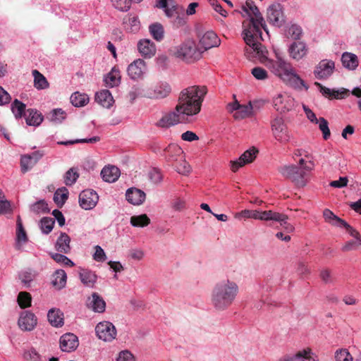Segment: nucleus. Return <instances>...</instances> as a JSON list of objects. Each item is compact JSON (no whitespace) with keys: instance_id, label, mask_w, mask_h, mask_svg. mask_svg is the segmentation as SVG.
<instances>
[{"instance_id":"1","label":"nucleus","mask_w":361,"mask_h":361,"mask_svg":"<svg viewBox=\"0 0 361 361\" xmlns=\"http://www.w3.org/2000/svg\"><path fill=\"white\" fill-rule=\"evenodd\" d=\"M256 42L255 45H247L245 50V55L252 60L257 59L264 64L274 76L285 84L295 90H308L309 87L296 73L292 63L286 59L278 49H274V56H268V50L260 42Z\"/></svg>"},{"instance_id":"2","label":"nucleus","mask_w":361,"mask_h":361,"mask_svg":"<svg viewBox=\"0 0 361 361\" xmlns=\"http://www.w3.org/2000/svg\"><path fill=\"white\" fill-rule=\"evenodd\" d=\"M243 17H248V20L243 22V38L247 45H255L256 42L262 39L261 28L268 34L265 20L258 8L252 0H247L240 6V10H235Z\"/></svg>"},{"instance_id":"3","label":"nucleus","mask_w":361,"mask_h":361,"mask_svg":"<svg viewBox=\"0 0 361 361\" xmlns=\"http://www.w3.org/2000/svg\"><path fill=\"white\" fill-rule=\"evenodd\" d=\"M207 93L205 86L194 85L183 90L180 92L176 110L180 112L186 120L198 114Z\"/></svg>"},{"instance_id":"4","label":"nucleus","mask_w":361,"mask_h":361,"mask_svg":"<svg viewBox=\"0 0 361 361\" xmlns=\"http://www.w3.org/2000/svg\"><path fill=\"white\" fill-rule=\"evenodd\" d=\"M239 290L238 283L233 280L224 279L219 281L211 291L212 305L217 311L227 310L237 298Z\"/></svg>"},{"instance_id":"5","label":"nucleus","mask_w":361,"mask_h":361,"mask_svg":"<svg viewBox=\"0 0 361 361\" xmlns=\"http://www.w3.org/2000/svg\"><path fill=\"white\" fill-rule=\"evenodd\" d=\"M169 51L172 56L187 63L199 60L203 53L192 39L185 40L182 44L171 48Z\"/></svg>"},{"instance_id":"6","label":"nucleus","mask_w":361,"mask_h":361,"mask_svg":"<svg viewBox=\"0 0 361 361\" xmlns=\"http://www.w3.org/2000/svg\"><path fill=\"white\" fill-rule=\"evenodd\" d=\"M271 130L274 138L281 144L288 142L291 137V133L281 116H276L271 121Z\"/></svg>"},{"instance_id":"7","label":"nucleus","mask_w":361,"mask_h":361,"mask_svg":"<svg viewBox=\"0 0 361 361\" xmlns=\"http://www.w3.org/2000/svg\"><path fill=\"white\" fill-rule=\"evenodd\" d=\"M95 332L99 339L105 342H111L117 335L115 326L110 322L104 321L97 324Z\"/></svg>"},{"instance_id":"8","label":"nucleus","mask_w":361,"mask_h":361,"mask_svg":"<svg viewBox=\"0 0 361 361\" xmlns=\"http://www.w3.org/2000/svg\"><path fill=\"white\" fill-rule=\"evenodd\" d=\"M274 109L280 113H286L295 107L293 97L286 93L279 94L273 99Z\"/></svg>"},{"instance_id":"9","label":"nucleus","mask_w":361,"mask_h":361,"mask_svg":"<svg viewBox=\"0 0 361 361\" xmlns=\"http://www.w3.org/2000/svg\"><path fill=\"white\" fill-rule=\"evenodd\" d=\"M228 112L233 114L235 119H243L249 117L252 113V105L250 102L247 104H240L236 99L227 105Z\"/></svg>"},{"instance_id":"10","label":"nucleus","mask_w":361,"mask_h":361,"mask_svg":"<svg viewBox=\"0 0 361 361\" xmlns=\"http://www.w3.org/2000/svg\"><path fill=\"white\" fill-rule=\"evenodd\" d=\"M279 172L283 176L295 182L298 186L305 185L304 171L300 167L294 165L284 166L279 169Z\"/></svg>"},{"instance_id":"11","label":"nucleus","mask_w":361,"mask_h":361,"mask_svg":"<svg viewBox=\"0 0 361 361\" xmlns=\"http://www.w3.org/2000/svg\"><path fill=\"white\" fill-rule=\"evenodd\" d=\"M147 71L145 61L137 59L130 63L127 68V73L130 79L133 80H141Z\"/></svg>"},{"instance_id":"12","label":"nucleus","mask_w":361,"mask_h":361,"mask_svg":"<svg viewBox=\"0 0 361 361\" xmlns=\"http://www.w3.org/2000/svg\"><path fill=\"white\" fill-rule=\"evenodd\" d=\"M258 149L252 147L246 150L237 160L231 161L230 166L233 172H236L245 164L252 163L257 157Z\"/></svg>"},{"instance_id":"13","label":"nucleus","mask_w":361,"mask_h":361,"mask_svg":"<svg viewBox=\"0 0 361 361\" xmlns=\"http://www.w3.org/2000/svg\"><path fill=\"white\" fill-rule=\"evenodd\" d=\"M171 92V85L166 82H161L153 89L147 90L143 96L153 99H161L167 97Z\"/></svg>"},{"instance_id":"14","label":"nucleus","mask_w":361,"mask_h":361,"mask_svg":"<svg viewBox=\"0 0 361 361\" xmlns=\"http://www.w3.org/2000/svg\"><path fill=\"white\" fill-rule=\"evenodd\" d=\"M186 119L180 112H178L176 109L165 114L157 123V126L160 128H169L179 123L185 121Z\"/></svg>"},{"instance_id":"15","label":"nucleus","mask_w":361,"mask_h":361,"mask_svg":"<svg viewBox=\"0 0 361 361\" xmlns=\"http://www.w3.org/2000/svg\"><path fill=\"white\" fill-rule=\"evenodd\" d=\"M335 63L331 60H322L315 67L314 74L317 79L326 80L334 73Z\"/></svg>"},{"instance_id":"16","label":"nucleus","mask_w":361,"mask_h":361,"mask_svg":"<svg viewBox=\"0 0 361 361\" xmlns=\"http://www.w3.org/2000/svg\"><path fill=\"white\" fill-rule=\"evenodd\" d=\"M267 20L276 27H281L285 22L282 7L280 4H272L267 8Z\"/></svg>"},{"instance_id":"17","label":"nucleus","mask_w":361,"mask_h":361,"mask_svg":"<svg viewBox=\"0 0 361 361\" xmlns=\"http://www.w3.org/2000/svg\"><path fill=\"white\" fill-rule=\"evenodd\" d=\"M37 324V317L30 311H23L18 320V327L23 331H32Z\"/></svg>"},{"instance_id":"18","label":"nucleus","mask_w":361,"mask_h":361,"mask_svg":"<svg viewBox=\"0 0 361 361\" xmlns=\"http://www.w3.org/2000/svg\"><path fill=\"white\" fill-rule=\"evenodd\" d=\"M288 53L290 59L298 61L307 56L308 48L304 42L295 41L289 45Z\"/></svg>"},{"instance_id":"19","label":"nucleus","mask_w":361,"mask_h":361,"mask_svg":"<svg viewBox=\"0 0 361 361\" xmlns=\"http://www.w3.org/2000/svg\"><path fill=\"white\" fill-rule=\"evenodd\" d=\"M98 200V195L92 190H85L79 195L80 206L86 210L93 209Z\"/></svg>"},{"instance_id":"20","label":"nucleus","mask_w":361,"mask_h":361,"mask_svg":"<svg viewBox=\"0 0 361 361\" xmlns=\"http://www.w3.org/2000/svg\"><path fill=\"white\" fill-rule=\"evenodd\" d=\"M200 44L203 51L220 44V39L213 31H207L200 36Z\"/></svg>"},{"instance_id":"21","label":"nucleus","mask_w":361,"mask_h":361,"mask_svg":"<svg viewBox=\"0 0 361 361\" xmlns=\"http://www.w3.org/2000/svg\"><path fill=\"white\" fill-rule=\"evenodd\" d=\"M137 50L140 55L145 59H151L156 54V46L148 39H140L137 42Z\"/></svg>"},{"instance_id":"22","label":"nucleus","mask_w":361,"mask_h":361,"mask_svg":"<svg viewBox=\"0 0 361 361\" xmlns=\"http://www.w3.org/2000/svg\"><path fill=\"white\" fill-rule=\"evenodd\" d=\"M78 344V337L73 334H66L60 338V348L64 352L75 350Z\"/></svg>"},{"instance_id":"23","label":"nucleus","mask_w":361,"mask_h":361,"mask_svg":"<svg viewBox=\"0 0 361 361\" xmlns=\"http://www.w3.org/2000/svg\"><path fill=\"white\" fill-rule=\"evenodd\" d=\"M127 201L133 205L142 204L146 198V195L142 190L136 188H130L126 193Z\"/></svg>"},{"instance_id":"24","label":"nucleus","mask_w":361,"mask_h":361,"mask_svg":"<svg viewBox=\"0 0 361 361\" xmlns=\"http://www.w3.org/2000/svg\"><path fill=\"white\" fill-rule=\"evenodd\" d=\"M87 305L89 308L96 312H104L106 308V302L103 298L97 293H93L87 298Z\"/></svg>"},{"instance_id":"25","label":"nucleus","mask_w":361,"mask_h":361,"mask_svg":"<svg viewBox=\"0 0 361 361\" xmlns=\"http://www.w3.org/2000/svg\"><path fill=\"white\" fill-rule=\"evenodd\" d=\"M101 176L104 181L114 183L120 176V170L114 166H106L102 170Z\"/></svg>"},{"instance_id":"26","label":"nucleus","mask_w":361,"mask_h":361,"mask_svg":"<svg viewBox=\"0 0 361 361\" xmlns=\"http://www.w3.org/2000/svg\"><path fill=\"white\" fill-rule=\"evenodd\" d=\"M71 238L66 233H61L55 243V249L61 252L68 254L71 250Z\"/></svg>"},{"instance_id":"27","label":"nucleus","mask_w":361,"mask_h":361,"mask_svg":"<svg viewBox=\"0 0 361 361\" xmlns=\"http://www.w3.org/2000/svg\"><path fill=\"white\" fill-rule=\"evenodd\" d=\"M96 102L105 108H110L114 103L111 92L107 90H102L95 94Z\"/></svg>"},{"instance_id":"28","label":"nucleus","mask_w":361,"mask_h":361,"mask_svg":"<svg viewBox=\"0 0 361 361\" xmlns=\"http://www.w3.org/2000/svg\"><path fill=\"white\" fill-rule=\"evenodd\" d=\"M79 277L82 284L90 288L94 287L97 280V276L94 272L85 269L80 271Z\"/></svg>"},{"instance_id":"29","label":"nucleus","mask_w":361,"mask_h":361,"mask_svg":"<svg viewBox=\"0 0 361 361\" xmlns=\"http://www.w3.org/2000/svg\"><path fill=\"white\" fill-rule=\"evenodd\" d=\"M67 276L64 270L58 269L52 274L51 283L56 289H61L66 284Z\"/></svg>"},{"instance_id":"30","label":"nucleus","mask_w":361,"mask_h":361,"mask_svg":"<svg viewBox=\"0 0 361 361\" xmlns=\"http://www.w3.org/2000/svg\"><path fill=\"white\" fill-rule=\"evenodd\" d=\"M63 314L59 309H51L47 314L49 323L55 327L63 325Z\"/></svg>"},{"instance_id":"31","label":"nucleus","mask_w":361,"mask_h":361,"mask_svg":"<svg viewBox=\"0 0 361 361\" xmlns=\"http://www.w3.org/2000/svg\"><path fill=\"white\" fill-rule=\"evenodd\" d=\"M341 61L343 66L349 70H355L359 64L357 56L350 52L343 54Z\"/></svg>"},{"instance_id":"32","label":"nucleus","mask_w":361,"mask_h":361,"mask_svg":"<svg viewBox=\"0 0 361 361\" xmlns=\"http://www.w3.org/2000/svg\"><path fill=\"white\" fill-rule=\"evenodd\" d=\"M325 221L334 226L345 228L348 223L336 216L331 210L326 209L323 212Z\"/></svg>"},{"instance_id":"33","label":"nucleus","mask_w":361,"mask_h":361,"mask_svg":"<svg viewBox=\"0 0 361 361\" xmlns=\"http://www.w3.org/2000/svg\"><path fill=\"white\" fill-rule=\"evenodd\" d=\"M286 218V214L275 212L271 210L259 211L258 220L261 221H274L278 222L283 221Z\"/></svg>"},{"instance_id":"34","label":"nucleus","mask_w":361,"mask_h":361,"mask_svg":"<svg viewBox=\"0 0 361 361\" xmlns=\"http://www.w3.org/2000/svg\"><path fill=\"white\" fill-rule=\"evenodd\" d=\"M105 84L109 87L118 86L121 82V75L119 70L114 67L111 72L104 78Z\"/></svg>"},{"instance_id":"35","label":"nucleus","mask_w":361,"mask_h":361,"mask_svg":"<svg viewBox=\"0 0 361 361\" xmlns=\"http://www.w3.org/2000/svg\"><path fill=\"white\" fill-rule=\"evenodd\" d=\"M34 77V87L37 90H44L49 87V82L46 78L37 70L32 71Z\"/></svg>"},{"instance_id":"36","label":"nucleus","mask_w":361,"mask_h":361,"mask_svg":"<svg viewBox=\"0 0 361 361\" xmlns=\"http://www.w3.org/2000/svg\"><path fill=\"white\" fill-rule=\"evenodd\" d=\"M149 30L154 38L157 42H161L164 37V29L161 24L156 23L149 27Z\"/></svg>"},{"instance_id":"37","label":"nucleus","mask_w":361,"mask_h":361,"mask_svg":"<svg viewBox=\"0 0 361 361\" xmlns=\"http://www.w3.org/2000/svg\"><path fill=\"white\" fill-rule=\"evenodd\" d=\"M26 117V123L28 126H38L43 121V116L37 111L29 109Z\"/></svg>"},{"instance_id":"38","label":"nucleus","mask_w":361,"mask_h":361,"mask_svg":"<svg viewBox=\"0 0 361 361\" xmlns=\"http://www.w3.org/2000/svg\"><path fill=\"white\" fill-rule=\"evenodd\" d=\"M123 24L126 29L130 32H135L140 29V21L138 18L135 16L129 15L123 20Z\"/></svg>"},{"instance_id":"39","label":"nucleus","mask_w":361,"mask_h":361,"mask_svg":"<svg viewBox=\"0 0 361 361\" xmlns=\"http://www.w3.org/2000/svg\"><path fill=\"white\" fill-rule=\"evenodd\" d=\"M89 102V97L86 94H81L78 92H74L71 96V102L75 106H83Z\"/></svg>"},{"instance_id":"40","label":"nucleus","mask_w":361,"mask_h":361,"mask_svg":"<svg viewBox=\"0 0 361 361\" xmlns=\"http://www.w3.org/2000/svg\"><path fill=\"white\" fill-rule=\"evenodd\" d=\"M150 224V219L147 214L133 216L130 218V224L134 227H145Z\"/></svg>"},{"instance_id":"41","label":"nucleus","mask_w":361,"mask_h":361,"mask_svg":"<svg viewBox=\"0 0 361 361\" xmlns=\"http://www.w3.org/2000/svg\"><path fill=\"white\" fill-rule=\"evenodd\" d=\"M68 197V191L65 187H63L58 189L55 192L54 195V200L58 206L62 207L67 200Z\"/></svg>"},{"instance_id":"42","label":"nucleus","mask_w":361,"mask_h":361,"mask_svg":"<svg viewBox=\"0 0 361 361\" xmlns=\"http://www.w3.org/2000/svg\"><path fill=\"white\" fill-rule=\"evenodd\" d=\"M16 237H17L18 245L24 244L27 240L25 231L23 226V224H22L21 220L19 216H18V221H17Z\"/></svg>"},{"instance_id":"43","label":"nucleus","mask_w":361,"mask_h":361,"mask_svg":"<svg viewBox=\"0 0 361 361\" xmlns=\"http://www.w3.org/2000/svg\"><path fill=\"white\" fill-rule=\"evenodd\" d=\"M55 221L51 217H44L39 221V227L42 232L44 234L49 233L54 227Z\"/></svg>"},{"instance_id":"44","label":"nucleus","mask_w":361,"mask_h":361,"mask_svg":"<svg viewBox=\"0 0 361 361\" xmlns=\"http://www.w3.org/2000/svg\"><path fill=\"white\" fill-rule=\"evenodd\" d=\"M13 212L11 202L7 200L3 191L0 189V214H11Z\"/></svg>"},{"instance_id":"45","label":"nucleus","mask_w":361,"mask_h":361,"mask_svg":"<svg viewBox=\"0 0 361 361\" xmlns=\"http://www.w3.org/2000/svg\"><path fill=\"white\" fill-rule=\"evenodd\" d=\"M298 361H318L317 356L310 348H305L298 352Z\"/></svg>"},{"instance_id":"46","label":"nucleus","mask_w":361,"mask_h":361,"mask_svg":"<svg viewBox=\"0 0 361 361\" xmlns=\"http://www.w3.org/2000/svg\"><path fill=\"white\" fill-rule=\"evenodd\" d=\"M32 297L27 292H20L18 295V303L19 306L24 309L31 306Z\"/></svg>"},{"instance_id":"47","label":"nucleus","mask_w":361,"mask_h":361,"mask_svg":"<svg viewBox=\"0 0 361 361\" xmlns=\"http://www.w3.org/2000/svg\"><path fill=\"white\" fill-rule=\"evenodd\" d=\"M66 112L61 109H56L52 110L47 116V118L55 123H61L65 119Z\"/></svg>"},{"instance_id":"48","label":"nucleus","mask_w":361,"mask_h":361,"mask_svg":"<svg viewBox=\"0 0 361 361\" xmlns=\"http://www.w3.org/2000/svg\"><path fill=\"white\" fill-rule=\"evenodd\" d=\"M259 215V210H248L245 209L241 211L240 212L236 213L235 214V218L238 219H258Z\"/></svg>"},{"instance_id":"49","label":"nucleus","mask_w":361,"mask_h":361,"mask_svg":"<svg viewBox=\"0 0 361 361\" xmlns=\"http://www.w3.org/2000/svg\"><path fill=\"white\" fill-rule=\"evenodd\" d=\"M35 164V161L32 160V157L31 155L25 154L21 157L20 167L21 171L23 173H25L31 169Z\"/></svg>"},{"instance_id":"50","label":"nucleus","mask_w":361,"mask_h":361,"mask_svg":"<svg viewBox=\"0 0 361 361\" xmlns=\"http://www.w3.org/2000/svg\"><path fill=\"white\" fill-rule=\"evenodd\" d=\"M302 34V28L298 25H291L286 30V35L293 39H299Z\"/></svg>"},{"instance_id":"51","label":"nucleus","mask_w":361,"mask_h":361,"mask_svg":"<svg viewBox=\"0 0 361 361\" xmlns=\"http://www.w3.org/2000/svg\"><path fill=\"white\" fill-rule=\"evenodd\" d=\"M132 0H111L112 6L117 10L126 12L130 8Z\"/></svg>"},{"instance_id":"52","label":"nucleus","mask_w":361,"mask_h":361,"mask_svg":"<svg viewBox=\"0 0 361 361\" xmlns=\"http://www.w3.org/2000/svg\"><path fill=\"white\" fill-rule=\"evenodd\" d=\"M51 257L55 262L59 264H63L70 267H72L75 265L73 261L61 253H51Z\"/></svg>"},{"instance_id":"53","label":"nucleus","mask_w":361,"mask_h":361,"mask_svg":"<svg viewBox=\"0 0 361 361\" xmlns=\"http://www.w3.org/2000/svg\"><path fill=\"white\" fill-rule=\"evenodd\" d=\"M11 110L16 118H20L25 112V105L18 99H15L11 105Z\"/></svg>"},{"instance_id":"54","label":"nucleus","mask_w":361,"mask_h":361,"mask_svg":"<svg viewBox=\"0 0 361 361\" xmlns=\"http://www.w3.org/2000/svg\"><path fill=\"white\" fill-rule=\"evenodd\" d=\"M30 209L35 214L47 213L49 212L47 203L44 200H39L32 204Z\"/></svg>"},{"instance_id":"55","label":"nucleus","mask_w":361,"mask_h":361,"mask_svg":"<svg viewBox=\"0 0 361 361\" xmlns=\"http://www.w3.org/2000/svg\"><path fill=\"white\" fill-rule=\"evenodd\" d=\"M167 152V159L169 161H176L177 159L176 157V155H180L183 153V151L180 147L176 145H169L166 149Z\"/></svg>"},{"instance_id":"56","label":"nucleus","mask_w":361,"mask_h":361,"mask_svg":"<svg viewBox=\"0 0 361 361\" xmlns=\"http://www.w3.org/2000/svg\"><path fill=\"white\" fill-rule=\"evenodd\" d=\"M100 138L98 136H94L89 139H77L74 140H68V141H61L58 142V145H73L75 143H95L98 141H99Z\"/></svg>"},{"instance_id":"57","label":"nucleus","mask_w":361,"mask_h":361,"mask_svg":"<svg viewBox=\"0 0 361 361\" xmlns=\"http://www.w3.org/2000/svg\"><path fill=\"white\" fill-rule=\"evenodd\" d=\"M319 125V128L320 130L323 133V137L324 140H327L329 138L331 133L329 128L328 121L324 118L323 117L319 118L317 123Z\"/></svg>"},{"instance_id":"58","label":"nucleus","mask_w":361,"mask_h":361,"mask_svg":"<svg viewBox=\"0 0 361 361\" xmlns=\"http://www.w3.org/2000/svg\"><path fill=\"white\" fill-rule=\"evenodd\" d=\"M251 73L255 79L259 80H264L269 78L267 71L262 67H255L252 69Z\"/></svg>"},{"instance_id":"59","label":"nucleus","mask_w":361,"mask_h":361,"mask_svg":"<svg viewBox=\"0 0 361 361\" xmlns=\"http://www.w3.org/2000/svg\"><path fill=\"white\" fill-rule=\"evenodd\" d=\"M314 85L319 87L320 92L325 97L338 98L339 92L336 90H331L329 88L324 87L319 82H315Z\"/></svg>"},{"instance_id":"60","label":"nucleus","mask_w":361,"mask_h":361,"mask_svg":"<svg viewBox=\"0 0 361 361\" xmlns=\"http://www.w3.org/2000/svg\"><path fill=\"white\" fill-rule=\"evenodd\" d=\"M336 361H353V357L346 349L338 350L335 353Z\"/></svg>"},{"instance_id":"61","label":"nucleus","mask_w":361,"mask_h":361,"mask_svg":"<svg viewBox=\"0 0 361 361\" xmlns=\"http://www.w3.org/2000/svg\"><path fill=\"white\" fill-rule=\"evenodd\" d=\"M23 358L29 361H40L41 356L34 348L25 350L23 353Z\"/></svg>"},{"instance_id":"62","label":"nucleus","mask_w":361,"mask_h":361,"mask_svg":"<svg viewBox=\"0 0 361 361\" xmlns=\"http://www.w3.org/2000/svg\"><path fill=\"white\" fill-rule=\"evenodd\" d=\"M78 173L73 169H70L65 174L64 181L66 185H73L78 178Z\"/></svg>"},{"instance_id":"63","label":"nucleus","mask_w":361,"mask_h":361,"mask_svg":"<svg viewBox=\"0 0 361 361\" xmlns=\"http://www.w3.org/2000/svg\"><path fill=\"white\" fill-rule=\"evenodd\" d=\"M116 361H136V359L135 357V356L133 355V354L128 350H122L121 351L116 358Z\"/></svg>"},{"instance_id":"64","label":"nucleus","mask_w":361,"mask_h":361,"mask_svg":"<svg viewBox=\"0 0 361 361\" xmlns=\"http://www.w3.org/2000/svg\"><path fill=\"white\" fill-rule=\"evenodd\" d=\"M346 231L354 238V240L357 242L358 246H361V234L348 224L345 227Z\"/></svg>"}]
</instances>
